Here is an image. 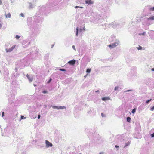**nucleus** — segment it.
I'll list each match as a JSON object with an SVG mask.
<instances>
[{
  "instance_id": "f257e3e1",
  "label": "nucleus",
  "mask_w": 154,
  "mask_h": 154,
  "mask_svg": "<svg viewBox=\"0 0 154 154\" xmlns=\"http://www.w3.org/2000/svg\"><path fill=\"white\" fill-rule=\"evenodd\" d=\"M118 44L117 43H115L112 44L108 45V46L110 48H112L116 47L117 45Z\"/></svg>"
},
{
  "instance_id": "f03ea898",
  "label": "nucleus",
  "mask_w": 154,
  "mask_h": 154,
  "mask_svg": "<svg viewBox=\"0 0 154 154\" xmlns=\"http://www.w3.org/2000/svg\"><path fill=\"white\" fill-rule=\"evenodd\" d=\"M45 143L47 147H48L49 146L52 147L53 146L52 144L48 140L45 141Z\"/></svg>"
},
{
  "instance_id": "7ed1b4c3",
  "label": "nucleus",
  "mask_w": 154,
  "mask_h": 154,
  "mask_svg": "<svg viewBox=\"0 0 154 154\" xmlns=\"http://www.w3.org/2000/svg\"><path fill=\"white\" fill-rule=\"evenodd\" d=\"M85 3L88 5L92 4L94 2L91 0H86L85 1Z\"/></svg>"
},
{
  "instance_id": "20e7f679",
  "label": "nucleus",
  "mask_w": 154,
  "mask_h": 154,
  "mask_svg": "<svg viewBox=\"0 0 154 154\" xmlns=\"http://www.w3.org/2000/svg\"><path fill=\"white\" fill-rule=\"evenodd\" d=\"M75 61L74 60H70L69 61L68 63L71 65H74L75 63Z\"/></svg>"
},
{
  "instance_id": "39448f33",
  "label": "nucleus",
  "mask_w": 154,
  "mask_h": 154,
  "mask_svg": "<svg viewBox=\"0 0 154 154\" xmlns=\"http://www.w3.org/2000/svg\"><path fill=\"white\" fill-rule=\"evenodd\" d=\"M15 46H13L11 47V48H9L8 49H6V51L7 52H10L14 48H15Z\"/></svg>"
},
{
  "instance_id": "423d86ee",
  "label": "nucleus",
  "mask_w": 154,
  "mask_h": 154,
  "mask_svg": "<svg viewBox=\"0 0 154 154\" xmlns=\"http://www.w3.org/2000/svg\"><path fill=\"white\" fill-rule=\"evenodd\" d=\"M102 100L104 101H106L109 100L110 99V98L109 97H103L102 98Z\"/></svg>"
},
{
  "instance_id": "0eeeda50",
  "label": "nucleus",
  "mask_w": 154,
  "mask_h": 154,
  "mask_svg": "<svg viewBox=\"0 0 154 154\" xmlns=\"http://www.w3.org/2000/svg\"><path fill=\"white\" fill-rule=\"evenodd\" d=\"M6 18H10L11 17V14L10 13H8L5 15Z\"/></svg>"
},
{
  "instance_id": "6e6552de",
  "label": "nucleus",
  "mask_w": 154,
  "mask_h": 154,
  "mask_svg": "<svg viewBox=\"0 0 154 154\" xmlns=\"http://www.w3.org/2000/svg\"><path fill=\"white\" fill-rule=\"evenodd\" d=\"M147 20H154V16H152L149 18L147 19Z\"/></svg>"
},
{
  "instance_id": "1a4fd4ad",
  "label": "nucleus",
  "mask_w": 154,
  "mask_h": 154,
  "mask_svg": "<svg viewBox=\"0 0 154 154\" xmlns=\"http://www.w3.org/2000/svg\"><path fill=\"white\" fill-rule=\"evenodd\" d=\"M27 77L30 82H32V81L33 78H32L30 77L29 75H27Z\"/></svg>"
},
{
  "instance_id": "9d476101",
  "label": "nucleus",
  "mask_w": 154,
  "mask_h": 154,
  "mask_svg": "<svg viewBox=\"0 0 154 154\" xmlns=\"http://www.w3.org/2000/svg\"><path fill=\"white\" fill-rule=\"evenodd\" d=\"M65 107L64 106H58V109H63L64 108H65Z\"/></svg>"
},
{
  "instance_id": "9b49d317",
  "label": "nucleus",
  "mask_w": 154,
  "mask_h": 154,
  "mask_svg": "<svg viewBox=\"0 0 154 154\" xmlns=\"http://www.w3.org/2000/svg\"><path fill=\"white\" fill-rule=\"evenodd\" d=\"M127 120L128 122H130L131 118L129 117H128L127 119Z\"/></svg>"
},
{
  "instance_id": "f8f14e48",
  "label": "nucleus",
  "mask_w": 154,
  "mask_h": 154,
  "mask_svg": "<svg viewBox=\"0 0 154 154\" xmlns=\"http://www.w3.org/2000/svg\"><path fill=\"white\" fill-rule=\"evenodd\" d=\"M91 71V69H88L86 71V72L89 73Z\"/></svg>"
},
{
  "instance_id": "ddd939ff",
  "label": "nucleus",
  "mask_w": 154,
  "mask_h": 154,
  "mask_svg": "<svg viewBox=\"0 0 154 154\" xmlns=\"http://www.w3.org/2000/svg\"><path fill=\"white\" fill-rule=\"evenodd\" d=\"M53 109H58V106H52Z\"/></svg>"
},
{
  "instance_id": "4468645a",
  "label": "nucleus",
  "mask_w": 154,
  "mask_h": 154,
  "mask_svg": "<svg viewBox=\"0 0 154 154\" xmlns=\"http://www.w3.org/2000/svg\"><path fill=\"white\" fill-rule=\"evenodd\" d=\"M137 48L138 50H141L142 49V47L140 45H139L138 47H137Z\"/></svg>"
},
{
  "instance_id": "2eb2a0df",
  "label": "nucleus",
  "mask_w": 154,
  "mask_h": 154,
  "mask_svg": "<svg viewBox=\"0 0 154 154\" xmlns=\"http://www.w3.org/2000/svg\"><path fill=\"white\" fill-rule=\"evenodd\" d=\"M78 28L77 27L76 28V35L77 36L78 35Z\"/></svg>"
},
{
  "instance_id": "dca6fc26",
  "label": "nucleus",
  "mask_w": 154,
  "mask_h": 154,
  "mask_svg": "<svg viewBox=\"0 0 154 154\" xmlns=\"http://www.w3.org/2000/svg\"><path fill=\"white\" fill-rule=\"evenodd\" d=\"M136 110V109L134 108L132 110V112L133 113H135Z\"/></svg>"
},
{
  "instance_id": "f3484780",
  "label": "nucleus",
  "mask_w": 154,
  "mask_h": 154,
  "mask_svg": "<svg viewBox=\"0 0 154 154\" xmlns=\"http://www.w3.org/2000/svg\"><path fill=\"white\" fill-rule=\"evenodd\" d=\"M151 99H150V100H147V101H146V104H148V103L150 102V101L151 100Z\"/></svg>"
},
{
  "instance_id": "a211bd4d",
  "label": "nucleus",
  "mask_w": 154,
  "mask_h": 154,
  "mask_svg": "<svg viewBox=\"0 0 154 154\" xmlns=\"http://www.w3.org/2000/svg\"><path fill=\"white\" fill-rule=\"evenodd\" d=\"M149 10L151 11H154V7L150 8Z\"/></svg>"
},
{
  "instance_id": "6ab92c4d",
  "label": "nucleus",
  "mask_w": 154,
  "mask_h": 154,
  "mask_svg": "<svg viewBox=\"0 0 154 154\" xmlns=\"http://www.w3.org/2000/svg\"><path fill=\"white\" fill-rule=\"evenodd\" d=\"M145 34V32H143V33H140L139 34V35H144Z\"/></svg>"
},
{
  "instance_id": "aec40b11",
  "label": "nucleus",
  "mask_w": 154,
  "mask_h": 154,
  "mask_svg": "<svg viewBox=\"0 0 154 154\" xmlns=\"http://www.w3.org/2000/svg\"><path fill=\"white\" fill-rule=\"evenodd\" d=\"M20 37V36H19L18 35H16L15 36V38L17 39H18Z\"/></svg>"
},
{
  "instance_id": "412c9836",
  "label": "nucleus",
  "mask_w": 154,
  "mask_h": 154,
  "mask_svg": "<svg viewBox=\"0 0 154 154\" xmlns=\"http://www.w3.org/2000/svg\"><path fill=\"white\" fill-rule=\"evenodd\" d=\"M25 118V117H24L23 116H21V119H23Z\"/></svg>"
},
{
  "instance_id": "4be33fe9",
  "label": "nucleus",
  "mask_w": 154,
  "mask_h": 154,
  "mask_svg": "<svg viewBox=\"0 0 154 154\" xmlns=\"http://www.w3.org/2000/svg\"><path fill=\"white\" fill-rule=\"evenodd\" d=\"M60 70L61 71H66L65 69H60Z\"/></svg>"
},
{
  "instance_id": "5701e85b",
  "label": "nucleus",
  "mask_w": 154,
  "mask_h": 154,
  "mask_svg": "<svg viewBox=\"0 0 154 154\" xmlns=\"http://www.w3.org/2000/svg\"><path fill=\"white\" fill-rule=\"evenodd\" d=\"M150 110L151 111H153L154 110V106L151 108Z\"/></svg>"
},
{
  "instance_id": "b1692460",
  "label": "nucleus",
  "mask_w": 154,
  "mask_h": 154,
  "mask_svg": "<svg viewBox=\"0 0 154 154\" xmlns=\"http://www.w3.org/2000/svg\"><path fill=\"white\" fill-rule=\"evenodd\" d=\"M42 93H43L45 94V93H48V92L46 91H43Z\"/></svg>"
},
{
  "instance_id": "393cba45",
  "label": "nucleus",
  "mask_w": 154,
  "mask_h": 154,
  "mask_svg": "<svg viewBox=\"0 0 154 154\" xmlns=\"http://www.w3.org/2000/svg\"><path fill=\"white\" fill-rule=\"evenodd\" d=\"M118 88V86H116L115 88V90L116 91L117 90Z\"/></svg>"
},
{
  "instance_id": "a878e982",
  "label": "nucleus",
  "mask_w": 154,
  "mask_h": 154,
  "mask_svg": "<svg viewBox=\"0 0 154 154\" xmlns=\"http://www.w3.org/2000/svg\"><path fill=\"white\" fill-rule=\"evenodd\" d=\"M52 80V79L51 78H50L49 80L48 81V83H49L51 82V81Z\"/></svg>"
},
{
  "instance_id": "bb28decb",
  "label": "nucleus",
  "mask_w": 154,
  "mask_h": 154,
  "mask_svg": "<svg viewBox=\"0 0 154 154\" xmlns=\"http://www.w3.org/2000/svg\"><path fill=\"white\" fill-rule=\"evenodd\" d=\"M72 47L73 48L74 50H76V49H75V46H74V45H73V46H72Z\"/></svg>"
},
{
  "instance_id": "cd10ccee",
  "label": "nucleus",
  "mask_w": 154,
  "mask_h": 154,
  "mask_svg": "<svg viewBox=\"0 0 154 154\" xmlns=\"http://www.w3.org/2000/svg\"><path fill=\"white\" fill-rule=\"evenodd\" d=\"M130 144V143H128H128H126V144L125 145V146L124 147H126V146H127L128 145V144Z\"/></svg>"
},
{
  "instance_id": "c85d7f7f",
  "label": "nucleus",
  "mask_w": 154,
  "mask_h": 154,
  "mask_svg": "<svg viewBox=\"0 0 154 154\" xmlns=\"http://www.w3.org/2000/svg\"><path fill=\"white\" fill-rule=\"evenodd\" d=\"M151 137H154V133H153V134H151Z\"/></svg>"
},
{
  "instance_id": "c756f323",
  "label": "nucleus",
  "mask_w": 154,
  "mask_h": 154,
  "mask_svg": "<svg viewBox=\"0 0 154 154\" xmlns=\"http://www.w3.org/2000/svg\"><path fill=\"white\" fill-rule=\"evenodd\" d=\"M38 118L39 119L40 118V115H38Z\"/></svg>"
},
{
  "instance_id": "7c9ffc66",
  "label": "nucleus",
  "mask_w": 154,
  "mask_h": 154,
  "mask_svg": "<svg viewBox=\"0 0 154 154\" xmlns=\"http://www.w3.org/2000/svg\"><path fill=\"white\" fill-rule=\"evenodd\" d=\"M20 15H21V16L22 17H24V15H23V14H22V13H21V14H20Z\"/></svg>"
},
{
  "instance_id": "2f4dec72",
  "label": "nucleus",
  "mask_w": 154,
  "mask_h": 154,
  "mask_svg": "<svg viewBox=\"0 0 154 154\" xmlns=\"http://www.w3.org/2000/svg\"><path fill=\"white\" fill-rule=\"evenodd\" d=\"M2 116L3 117L4 116V112H3L2 113Z\"/></svg>"
},
{
  "instance_id": "473e14b6",
  "label": "nucleus",
  "mask_w": 154,
  "mask_h": 154,
  "mask_svg": "<svg viewBox=\"0 0 154 154\" xmlns=\"http://www.w3.org/2000/svg\"><path fill=\"white\" fill-rule=\"evenodd\" d=\"M115 147L116 148H118V147H119V146H117V145H116V146H115Z\"/></svg>"
},
{
  "instance_id": "72a5a7b5",
  "label": "nucleus",
  "mask_w": 154,
  "mask_h": 154,
  "mask_svg": "<svg viewBox=\"0 0 154 154\" xmlns=\"http://www.w3.org/2000/svg\"><path fill=\"white\" fill-rule=\"evenodd\" d=\"M152 71H154V68L151 69Z\"/></svg>"
},
{
  "instance_id": "f704fd0d",
  "label": "nucleus",
  "mask_w": 154,
  "mask_h": 154,
  "mask_svg": "<svg viewBox=\"0 0 154 154\" xmlns=\"http://www.w3.org/2000/svg\"><path fill=\"white\" fill-rule=\"evenodd\" d=\"M79 7L78 6H75V8H79Z\"/></svg>"
},
{
  "instance_id": "c9c22d12",
  "label": "nucleus",
  "mask_w": 154,
  "mask_h": 154,
  "mask_svg": "<svg viewBox=\"0 0 154 154\" xmlns=\"http://www.w3.org/2000/svg\"><path fill=\"white\" fill-rule=\"evenodd\" d=\"M2 27V25H1V24H0V29Z\"/></svg>"
},
{
  "instance_id": "e433bc0d",
  "label": "nucleus",
  "mask_w": 154,
  "mask_h": 154,
  "mask_svg": "<svg viewBox=\"0 0 154 154\" xmlns=\"http://www.w3.org/2000/svg\"><path fill=\"white\" fill-rule=\"evenodd\" d=\"M1 3H2L1 1V0H0V4H1Z\"/></svg>"
},
{
  "instance_id": "4c0bfd02",
  "label": "nucleus",
  "mask_w": 154,
  "mask_h": 154,
  "mask_svg": "<svg viewBox=\"0 0 154 154\" xmlns=\"http://www.w3.org/2000/svg\"><path fill=\"white\" fill-rule=\"evenodd\" d=\"M34 85L35 86H36V85H35V84H34Z\"/></svg>"
},
{
  "instance_id": "58836bf2",
  "label": "nucleus",
  "mask_w": 154,
  "mask_h": 154,
  "mask_svg": "<svg viewBox=\"0 0 154 154\" xmlns=\"http://www.w3.org/2000/svg\"><path fill=\"white\" fill-rule=\"evenodd\" d=\"M79 8H82L83 7H79Z\"/></svg>"
},
{
  "instance_id": "ea45409f",
  "label": "nucleus",
  "mask_w": 154,
  "mask_h": 154,
  "mask_svg": "<svg viewBox=\"0 0 154 154\" xmlns=\"http://www.w3.org/2000/svg\"><path fill=\"white\" fill-rule=\"evenodd\" d=\"M98 91H98V90L97 91H96V92H98Z\"/></svg>"
},
{
  "instance_id": "a19ab883",
  "label": "nucleus",
  "mask_w": 154,
  "mask_h": 154,
  "mask_svg": "<svg viewBox=\"0 0 154 154\" xmlns=\"http://www.w3.org/2000/svg\"><path fill=\"white\" fill-rule=\"evenodd\" d=\"M101 115H103V113H102V114H101Z\"/></svg>"
},
{
  "instance_id": "79ce46f5",
  "label": "nucleus",
  "mask_w": 154,
  "mask_h": 154,
  "mask_svg": "<svg viewBox=\"0 0 154 154\" xmlns=\"http://www.w3.org/2000/svg\"><path fill=\"white\" fill-rule=\"evenodd\" d=\"M103 115H102V116L103 117Z\"/></svg>"
}]
</instances>
